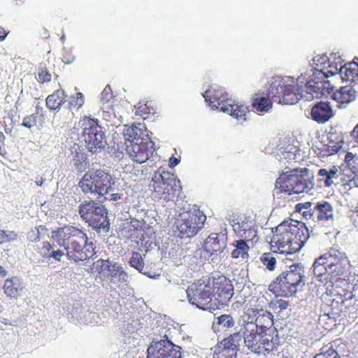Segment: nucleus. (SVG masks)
I'll list each match as a JSON object with an SVG mask.
<instances>
[{"mask_svg": "<svg viewBox=\"0 0 358 358\" xmlns=\"http://www.w3.org/2000/svg\"><path fill=\"white\" fill-rule=\"evenodd\" d=\"M203 96L210 106L220 108L222 111L226 108L227 102L232 100L228 97V94L222 89L208 90Z\"/></svg>", "mask_w": 358, "mask_h": 358, "instance_id": "19", "label": "nucleus"}, {"mask_svg": "<svg viewBox=\"0 0 358 358\" xmlns=\"http://www.w3.org/2000/svg\"><path fill=\"white\" fill-rule=\"evenodd\" d=\"M73 162L78 171H84L85 170L87 162L86 155L84 152H76L73 155Z\"/></svg>", "mask_w": 358, "mask_h": 358, "instance_id": "43", "label": "nucleus"}, {"mask_svg": "<svg viewBox=\"0 0 358 358\" xmlns=\"http://www.w3.org/2000/svg\"><path fill=\"white\" fill-rule=\"evenodd\" d=\"M354 295L347 288L336 287L331 292V299L329 306L331 308L332 314H337L341 310L345 301L351 300Z\"/></svg>", "mask_w": 358, "mask_h": 358, "instance_id": "21", "label": "nucleus"}, {"mask_svg": "<svg viewBox=\"0 0 358 358\" xmlns=\"http://www.w3.org/2000/svg\"><path fill=\"white\" fill-rule=\"evenodd\" d=\"M252 106L257 112H268L272 108V101L268 97L256 96Z\"/></svg>", "mask_w": 358, "mask_h": 358, "instance_id": "37", "label": "nucleus"}, {"mask_svg": "<svg viewBox=\"0 0 358 358\" xmlns=\"http://www.w3.org/2000/svg\"><path fill=\"white\" fill-rule=\"evenodd\" d=\"M315 205V199L309 201L298 203L295 205L294 211L299 213L306 221H313Z\"/></svg>", "mask_w": 358, "mask_h": 358, "instance_id": "28", "label": "nucleus"}, {"mask_svg": "<svg viewBox=\"0 0 358 358\" xmlns=\"http://www.w3.org/2000/svg\"><path fill=\"white\" fill-rule=\"evenodd\" d=\"M38 118V113H33L24 117L22 126L31 129L36 125Z\"/></svg>", "mask_w": 358, "mask_h": 358, "instance_id": "53", "label": "nucleus"}, {"mask_svg": "<svg viewBox=\"0 0 358 358\" xmlns=\"http://www.w3.org/2000/svg\"><path fill=\"white\" fill-rule=\"evenodd\" d=\"M151 143L150 140L142 143L126 144V152L134 162L143 164L150 158L152 153L149 147Z\"/></svg>", "mask_w": 358, "mask_h": 358, "instance_id": "17", "label": "nucleus"}, {"mask_svg": "<svg viewBox=\"0 0 358 358\" xmlns=\"http://www.w3.org/2000/svg\"><path fill=\"white\" fill-rule=\"evenodd\" d=\"M232 245L235 248L231 253L232 258L238 259L241 257L243 259L248 258L250 247L245 241L241 239L235 240L234 241Z\"/></svg>", "mask_w": 358, "mask_h": 358, "instance_id": "34", "label": "nucleus"}, {"mask_svg": "<svg viewBox=\"0 0 358 358\" xmlns=\"http://www.w3.org/2000/svg\"><path fill=\"white\" fill-rule=\"evenodd\" d=\"M124 136L125 138V144L134 143H142L143 141H150L145 127L138 123L132 124L131 127L124 129Z\"/></svg>", "mask_w": 358, "mask_h": 358, "instance_id": "20", "label": "nucleus"}, {"mask_svg": "<svg viewBox=\"0 0 358 358\" xmlns=\"http://www.w3.org/2000/svg\"><path fill=\"white\" fill-rule=\"evenodd\" d=\"M64 255V253L62 250H54L52 249L51 255H50V258H53L57 261H60L62 257Z\"/></svg>", "mask_w": 358, "mask_h": 358, "instance_id": "59", "label": "nucleus"}, {"mask_svg": "<svg viewBox=\"0 0 358 358\" xmlns=\"http://www.w3.org/2000/svg\"><path fill=\"white\" fill-rule=\"evenodd\" d=\"M17 237V233L13 231H6L0 229V244L15 241Z\"/></svg>", "mask_w": 358, "mask_h": 358, "instance_id": "52", "label": "nucleus"}, {"mask_svg": "<svg viewBox=\"0 0 358 358\" xmlns=\"http://www.w3.org/2000/svg\"><path fill=\"white\" fill-rule=\"evenodd\" d=\"M129 264L131 267H134L139 272L143 274H147V272L145 271L143 258L142 257L141 255L139 252H132L131 257L129 260Z\"/></svg>", "mask_w": 358, "mask_h": 358, "instance_id": "42", "label": "nucleus"}, {"mask_svg": "<svg viewBox=\"0 0 358 358\" xmlns=\"http://www.w3.org/2000/svg\"><path fill=\"white\" fill-rule=\"evenodd\" d=\"M259 310L257 308L246 306L244 310V313L248 316L246 322H252V319L257 316Z\"/></svg>", "mask_w": 358, "mask_h": 358, "instance_id": "55", "label": "nucleus"}, {"mask_svg": "<svg viewBox=\"0 0 358 358\" xmlns=\"http://www.w3.org/2000/svg\"><path fill=\"white\" fill-rule=\"evenodd\" d=\"M322 89L320 92H317L316 94V97H322V96H327L331 94L334 90V85L331 83L330 80H329L327 78L324 79L322 82Z\"/></svg>", "mask_w": 358, "mask_h": 358, "instance_id": "51", "label": "nucleus"}, {"mask_svg": "<svg viewBox=\"0 0 358 358\" xmlns=\"http://www.w3.org/2000/svg\"><path fill=\"white\" fill-rule=\"evenodd\" d=\"M332 98L337 102L339 108L345 107L347 104L355 99L356 91L350 85L341 87L333 93Z\"/></svg>", "mask_w": 358, "mask_h": 358, "instance_id": "25", "label": "nucleus"}, {"mask_svg": "<svg viewBox=\"0 0 358 358\" xmlns=\"http://www.w3.org/2000/svg\"><path fill=\"white\" fill-rule=\"evenodd\" d=\"M303 173L307 170L294 169L292 171L282 172L275 180V187L280 193L288 195L299 194L313 187L311 180L306 177Z\"/></svg>", "mask_w": 358, "mask_h": 358, "instance_id": "8", "label": "nucleus"}, {"mask_svg": "<svg viewBox=\"0 0 358 358\" xmlns=\"http://www.w3.org/2000/svg\"><path fill=\"white\" fill-rule=\"evenodd\" d=\"M66 95L64 90H56L48 95L45 99V104L48 108L51 110L60 109L62 103L65 101Z\"/></svg>", "mask_w": 358, "mask_h": 358, "instance_id": "30", "label": "nucleus"}, {"mask_svg": "<svg viewBox=\"0 0 358 358\" xmlns=\"http://www.w3.org/2000/svg\"><path fill=\"white\" fill-rule=\"evenodd\" d=\"M110 262L109 260L105 259H99L94 263L96 270L99 273L107 272L108 268L110 267Z\"/></svg>", "mask_w": 358, "mask_h": 358, "instance_id": "54", "label": "nucleus"}, {"mask_svg": "<svg viewBox=\"0 0 358 358\" xmlns=\"http://www.w3.org/2000/svg\"><path fill=\"white\" fill-rule=\"evenodd\" d=\"M6 136L2 131H0V155H3L4 152V142Z\"/></svg>", "mask_w": 358, "mask_h": 358, "instance_id": "60", "label": "nucleus"}, {"mask_svg": "<svg viewBox=\"0 0 358 358\" xmlns=\"http://www.w3.org/2000/svg\"><path fill=\"white\" fill-rule=\"evenodd\" d=\"M52 238L64 248L66 256L76 262L92 258L96 253L94 243L87 234L76 227L66 225L52 231Z\"/></svg>", "mask_w": 358, "mask_h": 358, "instance_id": "1", "label": "nucleus"}, {"mask_svg": "<svg viewBox=\"0 0 358 358\" xmlns=\"http://www.w3.org/2000/svg\"><path fill=\"white\" fill-rule=\"evenodd\" d=\"M290 234V245L292 254L299 252L310 237L308 229L305 223L291 220L285 221Z\"/></svg>", "mask_w": 358, "mask_h": 358, "instance_id": "15", "label": "nucleus"}, {"mask_svg": "<svg viewBox=\"0 0 358 358\" xmlns=\"http://www.w3.org/2000/svg\"><path fill=\"white\" fill-rule=\"evenodd\" d=\"M83 136L91 152H95L97 148L103 146L104 133L98 124V121L88 118L84 120Z\"/></svg>", "mask_w": 358, "mask_h": 358, "instance_id": "14", "label": "nucleus"}, {"mask_svg": "<svg viewBox=\"0 0 358 358\" xmlns=\"http://www.w3.org/2000/svg\"><path fill=\"white\" fill-rule=\"evenodd\" d=\"M227 236L224 233H212L206 239L203 248L209 255H219L227 246Z\"/></svg>", "mask_w": 358, "mask_h": 358, "instance_id": "18", "label": "nucleus"}, {"mask_svg": "<svg viewBox=\"0 0 358 358\" xmlns=\"http://www.w3.org/2000/svg\"><path fill=\"white\" fill-rule=\"evenodd\" d=\"M217 324L222 325L224 327L230 329L235 324L233 317L229 314H223L217 317Z\"/></svg>", "mask_w": 358, "mask_h": 358, "instance_id": "49", "label": "nucleus"}, {"mask_svg": "<svg viewBox=\"0 0 358 358\" xmlns=\"http://www.w3.org/2000/svg\"><path fill=\"white\" fill-rule=\"evenodd\" d=\"M153 196L157 199H162L166 201L173 200L178 196L182 190L180 181L177 177L164 170L160 167L155 172L152 178Z\"/></svg>", "mask_w": 358, "mask_h": 358, "instance_id": "7", "label": "nucleus"}, {"mask_svg": "<svg viewBox=\"0 0 358 358\" xmlns=\"http://www.w3.org/2000/svg\"><path fill=\"white\" fill-rule=\"evenodd\" d=\"M181 348L169 339L152 342L147 349L146 358H181Z\"/></svg>", "mask_w": 358, "mask_h": 358, "instance_id": "13", "label": "nucleus"}, {"mask_svg": "<svg viewBox=\"0 0 358 358\" xmlns=\"http://www.w3.org/2000/svg\"><path fill=\"white\" fill-rule=\"evenodd\" d=\"M290 234L287 231L285 221L280 223L276 228L271 240V248L273 252L292 255Z\"/></svg>", "mask_w": 358, "mask_h": 358, "instance_id": "16", "label": "nucleus"}, {"mask_svg": "<svg viewBox=\"0 0 358 358\" xmlns=\"http://www.w3.org/2000/svg\"><path fill=\"white\" fill-rule=\"evenodd\" d=\"M346 166L343 169H349L358 173V157L350 152H348L345 156Z\"/></svg>", "mask_w": 358, "mask_h": 358, "instance_id": "45", "label": "nucleus"}, {"mask_svg": "<svg viewBox=\"0 0 358 358\" xmlns=\"http://www.w3.org/2000/svg\"><path fill=\"white\" fill-rule=\"evenodd\" d=\"M155 113V109L148 101H141L136 106V115L145 120L150 114Z\"/></svg>", "mask_w": 358, "mask_h": 358, "instance_id": "39", "label": "nucleus"}, {"mask_svg": "<svg viewBox=\"0 0 358 358\" xmlns=\"http://www.w3.org/2000/svg\"><path fill=\"white\" fill-rule=\"evenodd\" d=\"M333 115V110L329 102H317L311 109L312 118L318 123L327 122Z\"/></svg>", "mask_w": 358, "mask_h": 358, "instance_id": "22", "label": "nucleus"}, {"mask_svg": "<svg viewBox=\"0 0 358 358\" xmlns=\"http://www.w3.org/2000/svg\"><path fill=\"white\" fill-rule=\"evenodd\" d=\"M347 262V257L343 253L331 248L315 259L313 264V273L317 278H322L325 275L331 278H339L345 271Z\"/></svg>", "mask_w": 358, "mask_h": 358, "instance_id": "5", "label": "nucleus"}, {"mask_svg": "<svg viewBox=\"0 0 358 358\" xmlns=\"http://www.w3.org/2000/svg\"><path fill=\"white\" fill-rule=\"evenodd\" d=\"M115 182L111 175L103 169L89 170L80 180L78 186L83 193L97 194L99 201L107 199L106 196L113 190Z\"/></svg>", "mask_w": 358, "mask_h": 358, "instance_id": "3", "label": "nucleus"}, {"mask_svg": "<svg viewBox=\"0 0 358 358\" xmlns=\"http://www.w3.org/2000/svg\"><path fill=\"white\" fill-rule=\"evenodd\" d=\"M36 79L41 83H48L51 80L52 76L45 66H40L38 69Z\"/></svg>", "mask_w": 358, "mask_h": 358, "instance_id": "48", "label": "nucleus"}, {"mask_svg": "<svg viewBox=\"0 0 358 358\" xmlns=\"http://www.w3.org/2000/svg\"><path fill=\"white\" fill-rule=\"evenodd\" d=\"M304 277L302 266L292 264L269 285L268 289L276 296H292L305 285Z\"/></svg>", "mask_w": 358, "mask_h": 358, "instance_id": "2", "label": "nucleus"}, {"mask_svg": "<svg viewBox=\"0 0 358 358\" xmlns=\"http://www.w3.org/2000/svg\"><path fill=\"white\" fill-rule=\"evenodd\" d=\"M236 236L240 237L241 238V240H243L246 243L249 241H251L252 243H257L259 241L256 227L249 229L245 231L238 228V234H236Z\"/></svg>", "mask_w": 358, "mask_h": 358, "instance_id": "41", "label": "nucleus"}, {"mask_svg": "<svg viewBox=\"0 0 358 358\" xmlns=\"http://www.w3.org/2000/svg\"><path fill=\"white\" fill-rule=\"evenodd\" d=\"M212 297L217 305L226 306L234 295V285L231 280L222 274L208 277Z\"/></svg>", "mask_w": 358, "mask_h": 358, "instance_id": "12", "label": "nucleus"}, {"mask_svg": "<svg viewBox=\"0 0 358 358\" xmlns=\"http://www.w3.org/2000/svg\"><path fill=\"white\" fill-rule=\"evenodd\" d=\"M262 264L269 271H273L276 266V259L271 252H264L260 257Z\"/></svg>", "mask_w": 358, "mask_h": 358, "instance_id": "44", "label": "nucleus"}, {"mask_svg": "<svg viewBox=\"0 0 358 358\" xmlns=\"http://www.w3.org/2000/svg\"><path fill=\"white\" fill-rule=\"evenodd\" d=\"M273 305L275 306L276 309H278V312H281L284 310H286L289 306V303L287 301L283 299H277L273 303Z\"/></svg>", "mask_w": 358, "mask_h": 358, "instance_id": "57", "label": "nucleus"}, {"mask_svg": "<svg viewBox=\"0 0 358 358\" xmlns=\"http://www.w3.org/2000/svg\"><path fill=\"white\" fill-rule=\"evenodd\" d=\"M112 97L111 89L106 87L101 93V99L104 101H108Z\"/></svg>", "mask_w": 358, "mask_h": 358, "instance_id": "58", "label": "nucleus"}, {"mask_svg": "<svg viewBox=\"0 0 358 358\" xmlns=\"http://www.w3.org/2000/svg\"><path fill=\"white\" fill-rule=\"evenodd\" d=\"M351 136L354 138L355 141L358 144V123L352 131Z\"/></svg>", "mask_w": 358, "mask_h": 358, "instance_id": "61", "label": "nucleus"}, {"mask_svg": "<svg viewBox=\"0 0 358 358\" xmlns=\"http://www.w3.org/2000/svg\"><path fill=\"white\" fill-rule=\"evenodd\" d=\"M338 173V169L336 166H331L329 169H320L317 175L320 181H323L325 187H330L334 183L333 179Z\"/></svg>", "mask_w": 358, "mask_h": 358, "instance_id": "35", "label": "nucleus"}, {"mask_svg": "<svg viewBox=\"0 0 358 358\" xmlns=\"http://www.w3.org/2000/svg\"><path fill=\"white\" fill-rule=\"evenodd\" d=\"M209 285L207 276H203L192 283L186 291L189 303L202 310L214 309Z\"/></svg>", "mask_w": 358, "mask_h": 358, "instance_id": "11", "label": "nucleus"}, {"mask_svg": "<svg viewBox=\"0 0 358 358\" xmlns=\"http://www.w3.org/2000/svg\"><path fill=\"white\" fill-rule=\"evenodd\" d=\"M254 221L250 217L244 216L243 217H239L236 219L233 224V229L236 234H238V228L242 229L243 231L248 230L249 229L255 227Z\"/></svg>", "mask_w": 358, "mask_h": 358, "instance_id": "40", "label": "nucleus"}, {"mask_svg": "<svg viewBox=\"0 0 358 358\" xmlns=\"http://www.w3.org/2000/svg\"><path fill=\"white\" fill-rule=\"evenodd\" d=\"M339 74L343 80L358 81V63L350 62L341 66Z\"/></svg>", "mask_w": 358, "mask_h": 358, "instance_id": "31", "label": "nucleus"}, {"mask_svg": "<svg viewBox=\"0 0 358 358\" xmlns=\"http://www.w3.org/2000/svg\"><path fill=\"white\" fill-rule=\"evenodd\" d=\"M206 220V215L196 206L180 213L176 222L179 236L182 238L193 237L203 228Z\"/></svg>", "mask_w": 358, "mask_h": 358, "instance_id": "10", "label": "nucleus"}, {"mask_svg": "<svg viewBox=\"0 0 358 358\" xmlns=\"http://www.w3.org/2000/svg\"><path fill=\"white\" fill-rule=\"evenodd\" d=\"M225 107L223 109L224 113H229L231 116L241 122L245 121L248 114L250 113V110L247 106L236 103L233 100H229Z\"/></svg>", "mask_w": 358, "mask_h": 358, "instance_id": "26", "label": "nucleus"}, {"mask_svg": "<svg viewBox=\"0 0 358 358\" xmlns=\"http://www.w3.org/2000/svg\"><path fill=\"white\" fill-rule=\"evenodd\" d=\"M179 162H180V160L176 157H171L169 159V166L172 168L177 166L179 164Z\"/></svg>", "mask_w": 358, "mask_h": 358, "instance_id": "62", "label": "nucleus"}, {"mask_svg": "<svg viewBox=\"0 0 358 358\" xmlns=\"http://www.w3.org/2000/svg\"><path fill=\"white\" fill-rule=\"evenodd\" d=\"M341 182L345 189L358 187V173L349 169H343L340 173Z\"/></svg>", "mask_w": 358, "mask_h": 358, "instance_id": "32", "label": "nucleus"}, {"mask_svg": "<svg viewBox=\"0 0 358 358\" xmlns=\"http://www.w3.org/2000/svg\"><path fill=\"white\" fill-rule=\"evenodd\" d=\"M282 155L283 158L287 159L288 162H297L300 157V149L298 147L292 146L289 150L285 151Z\"/></svg>", "mask_w": 358, "mask_h": 358, "instance_id": "47", "label": "nucleus"}, {"mask_svg": "<svg viewBox=\"0 0 358 358\" xmlns=\"http://www.w3.org/2000/svg\"><path fill=\"white\" fill-rule=\"evenodd\" d=\"M313 222H324L333 220L334 208L327 201H316Z\"/></svg>", "mask_w": 358, "mask_h": 358, "instance_id": "24", "label": "nucleus"}, {"mask_svg": "<svg viewBox=\"0 0 358 358\" xmlns=\"http://www.w3.org/2000/svg\"><path fill=\"white\" fill-rule=\"evenodd\" d=\"M106 277L110 279V282L115 283V278H117V282L123 283L127 280V273L122 268L116 264L110 262V267L107 270Z\"/></svg>", "mask_w": 358, "mask_h": 358, "instance_id": "33", "label": "nucleus"}, {"mask_svg": "<svg viewBox=\"0 0 358 358\" xmlns=\"http://www.w3.org/2000/svg\"><path fill=\"white\" fill-rule=\"evenodd\" d=\"M24 288V286L22 279L17 276L6 278L3 286V293L11 299L18 298Z\"/></svg>", "mask_w": 358, "mask_h": 358, "instance_id": "23", "label": "nucleus"}, {"mask_svg": "<svg viewBox=\"0 0 358 358\" xmlns=\"http://www.w3.org/2000/svg\"><path fill=\"white\" fill-rule=\"evenodd\" d=\"M110 197L108 199L111 201H117L118 199H120V194L117 193H111L110 194Z\"/></svg>", "mask_w": 358, "mask_h": 358, "instance_id": "64", "label": "nucleus"}, {"mask_svg": "<svg viewBox=\"0 0 358 358\" xmlns=\"http://www.w3.org/2000/svg\"><path fill=\"white\" fill-rule=\"evenodd\" d=\"M241 333L245 346L250 352L259 355L277 350V343L272 334H264L257 330L253 322H245L241 325Z\"/></svg>", "mask_w": 358, "mask_h": 358, "instance_id": "4", "label": "nucleus"}, {"mask_svg": "<svg viewBox=\"0 0 358 358\" xmlns=\"http://www.w3.org/2000/svg\"><path fill=\"white\" fill-rule=\"evenodd\" d=\"M237 352L218 342L215 346L213 358H236Z\"/></svg>", "mask_w": 358, "mask_h": 358, "instance_id": "38", "label": "nucleus"}, {"mask_svg": "<svg viewBox=\"0 0 358 358\" xmlns=\"http://www.w3.org/2000/svg\"><path fill=\"white\" fill-rule=\"evenodd\" d=\"M8 33L9 31H6L4 28L0 27V41H3L8 34Z\"/></svg>", "mask_w": 358, "mask_h": 358, "instance_id": "63", "label": "nucleus"}, {"mask_svg": "<svg viewBox=\"0 0 358 358\" xmlns=\"http://www.w3.org/2000/svg\"><path fill=\"white\" fill-rule=\"evenodd\" d=\"M314 358H340V357L336 350L330 348L326 352H322L316 355Z\"/></svg>", "mask_w": 358, "mask_h": 358, "instance_id": "56", "label": "nucleus"}, {"mask_svg": "<svg viewBox=\"0 0 358 358\" xmlns=\"http://www.w3.org/2000/svg\"><path fill=\"white\" fill-rule=\"evenodd\" d=\"M84 96L81 92H77L75 96H71L69 102V109H79L84 104Z\"/></svg>", "mask_w": 358, "mask_h": 358, "instance_id": "46", "label": "nucleus"}, {"mask_svg": "<svg viewBox=\"0 0 358 358\" xmlns=\"http://www.w3.org/2000/svg\"><path fill=\"white\" fill-rule=\"evenodd\" d=\"M53 245L48 241H43L42 245L38 248V253L43 258H50Z\"/></svg>", "mask_w": 358, "mask_h": 358, "instance_id": "50", "label": "nucleus"}, {"mask_svg": "<svg viewBox=\"0 0 358 358\" xmlns=\"http://www.w3.org/2000/svg\"><path fill=\"white\" fill-rule=\"evenodd\" d=\"M303 87L290 77H275L271 84L268 94L273 101L282 104H295L302 97Z\"/></svg>", "mask_w": 358, "mask_h": 358, "instance_id": "6", "label": "nucleus"}, {"mask_svg": "<svg viewBox=\"0 0 358 358\" xmlns=\"http://www.w3.org/2000/svg\"><path fill=\"white\" fill-rule=\"evenodd\" d=\"M243 339V333H241V328L238 331L231 334L229 336L222 339V343L224 346L230 348L235 352H238L239 350L240 343Z\"/></svg>", "mask_w": 358, "mask_h": 358, "instance_id": "36", "label": "nucleus"}, {"mask_svg": "<svg viewBox=\"0 0 358 358\" xmlns=\"http://www.w3.org/2000/svg\"><path fill=\"white\" fill-rule=\"evenodd\" d=\"M254 325L257 327V330L264 334H271L273 330L271 327L273 325V315L268 312L264 313L257 317Z\"/></svg>", "mask_w": 358, "mask_h": 358, "instance_id": "29", "label": "nucleus"}, {"mask_svg": "<svg viewBox=\"0 0 358 358\" xmlns=\"http://www.w3.org/2000/svg\"><path fill=\"white\" fill-rule=\"evenodd\" d=\"M78 213L83 220L95 230H109L108 210L103 206L92 200H85L80 204Z\"/></svg>", "mask_w": 358, "mask_h": 358, "instance_id": "9", "label": "nucleus"}, {"mask_svg": "<svg viewBox=\"0 0 358 358\" xmlns=\"http://www.w3.org/2000/svg\"><path fill=\"white\" fill-rule=\"evenodd\" d=\"M327 78H328L327 73L324 72L322 69L320 70L315 69L312 78L306 83L308 92L316 97V94L321 91L323 80Z\"/></svg>", "mask_w": 358, "mask_h": 358, "instance_id": "27", "label": "nucleus"}]
</instances>
